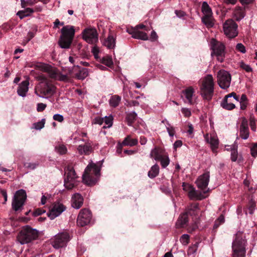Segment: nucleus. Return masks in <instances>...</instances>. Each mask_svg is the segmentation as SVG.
<instances>
[{"label": "nucleus", "instance_id": "1", "mask_svg": "<svg viewBox=\"0 0 257 257\" xmlns=\"http://www.w3.org/2000/svg\"><path fill=\"white\" fill-rule=\"evenodd\" d=\"M100 168L94 163L89 164L82 176L84 183L88 185H93L98 181L100 176Z\"/></svg>", "mask_w": 257, "mask_h": 257}, {"label": "nucleus", "instance_id": "2", "mask_svg": "<svg viewBox=\"0 0 257 257\" xmlns=\"http://www.w3.org/2000/svg\"><path fill=\"white\" fill-rule=\"evenodd\" d=\"M246 240L243 236L242 232L238 231L235 238L232 243V256L245 257L246 254Z\"/></svg>", "mask_w": 257, "mask_h": 257}, {"label": "nucleus", "instance_id": "3", "mask_svg": "<svg viewBox=\"0 0 257 257\" xmlns=\"http://www.w3.org/2000/svg\"><path fill=\"white\" fill-rule=\"evenodd\" d=\"M200 88V94L203 98L210 100L214 93V81L212 75H208L204 77Z\"/></svg>", "mask_w": 257, "mask_h": 257}, {"label": "nucleus", "instance_id": "4", "mask_svg": "<svg viewBox=\"0 0 257 257\" xmlns=\"http://www.w3.org/2000/svg\"><path fill=\"white\" fill-rule=\"evenodd\" d=\"M62 36L59 43L62 48H69L75 34L74 28L72 26L67 25L61 29Z\"/></svg>", "mask_w": 257, "mask_h": 257}, {"label": "nucleus", "instance_id": "5", "mask_svg": "<svg viewBox=\"0 0 257 257\" xmlns=\"http://www.w3.org/2000/svg\"><path fill=\"white\" fill-rule=\"evenodd\" d=\"M36 67L40 70L48 73L50 78L57 80L66 81L68 80L66 74H63L57 68H53L51 66L44 63H38Z\"/></svg>", "mask_w": 257, "mask_h": 257}, {"label": "nucleus", "instance_id": "6", "mask_svg": "<svg viewBox=\"0 0 257 257\" xmlns=\"http://www.w3.org/2000/svg\"><path fill=\"white\" fill-rule=\"evenodd\" d=\"M210 49L212 50L211 55L216 57L218 61L222 62L225 58V46L223 43L212 39L210 42Z\"/></svg>", "mask_w": 257, "mask_h": 257}, {"label": "nucleus", "instance_id": "7", "mask_svg": "<svg viewBox=\"0 0 257 257\" xmlns=\"http://www.w3.org/2000/svg\"><path fill=\"white\" fill-rule=\"evenodd\" d=\"M38 236V231L36 229L32 228L29 226L24 227L20 231L18 239L22 244L30 242Z\"/></svg>", "mask_w": 257, "mask_h": 257}, {"label": "nucleus", "instance_id": "8", "mask_svg": "<svg viewBox=\"0 0 257 257\" xmlns=\"http://www.w3.org/2000/svg\"><path fill=\"white\" fill-rule=\"evenodd\" d=\"M41 81L38 86L35 93L39 97H44V96L52 94L55 91L54 87L49 84L47 79L44 76H40L39 79Z\"/></svg>", "mask_w": 257, "mask_h": 257}, {"label": "nucleus", "instance_id": "9", "mask_svg": "<svg viewBox=\"0 0 257 257\" xmlns=\"http://www.w3.org/2000/svg\"><path fill=\"white\" fill-rule=\"evenodd\" d=\"M26 199L27 194L25 190L24 189L18 190L16 192L12 202V207L13 210L15 211L21 210Z\"/></svg>", "mask_w": 257, "mask_h": 257}, {"label": "nucleus", "instance_id": "10", "mask_svg": "<svg viewBox=\"0 0 257 257\" xmlns=\"http://www.w3.org/2000/svg\"><path fill=\"white\" fill-rule=\"evenodd\" d=\"M238 26L232 19L226 20L223 24V30L225 35L229 39H232L238 34Z\"/></svg>", "mask_w": 257, "mask_h": 257}, {"label": "nucleus", "instance_id": "11", "mask_svg": "<svg viewBox=\"0 0 257 257\" xmlns=\"http://www.w3.org/2000/svg\"><path fill=\"white\" fill-rule=\"evenodd\" d=\"M217 80L220 87L225 89L229 88L230 85L231 76L228 71L220 70L217 72Z\"/></svg>", "mask_w": 257, "mask_h": 257}, {"label": "nucleus", "instance_id": "12", "mask_svg": "<svg viewBox=\"0 0 257 257\" xmlns=\"http://www.w3.org/2000/svg\"><path fill=\"white\" fill-rule=\"evenodd\" d=\"M70 239L69 233L66 232H62L55 235L52 241L53 246L55 248H59L65 246Z\"/></svg>", "mask_w": 257, "mask_h": 257}, {"label": "nucleus", "instance_id": "13", "mask_svg": "<svg viewBox=\"0 0 257 257\" xmlns=\"http://www.w3.org/2000/svg\"><path fill=\"white\" fill-rule=\"evenodd\" d=\"M66 174V177L64 179V186L66 188L71 189L76 185L77 176L75 170L71 167L67 168Z\"/></svg>", "mask_w": 257, "mask_h": 257}, {"label": "nucleus", "instance_id": "14", "mask_svg": "<svg viewBox=\"0 0 257 257\" xmlns=\"http://www.w3.org/2000/svg\"><path fill=\"white\" fill-rule=\"evenodd\" d=\"M92 219V214L88 209H82L80 211L77 219L78 225L84 226L90 223Z\"/></svg>", "mask_w": 257, "mask_h": 257}, {"label": "nucleus", "instance_id": "15", "mask_svg": "<svg viewBox=\"0 0 257 257\" xmlns=\"http://www.w3.org/2000/svg\"><path fill=\"white\" fill-rule=\"evenodd\" d=\"M232 97L236 101H239L238 96L236 95V93L233 92L225 96L220 104L221 107L229 110L234 109L235 107V105L231 99Z\"/></svg>", "mask_w": 257, "mask_h": 257}, {"label": "nucleus", "instance_id": "16", "mask_svg": "<svg viewBox=\"0 0 257 257\" xmlns=\"http://www.w3.org/2000/svg\"><path fill=\"white\" fill-rule=\"evenodd\" d=\"M83 38L88 43L94 44L98 41V34L95 29L87 28L83 32Z\"/></svg>", "mask_w": 257, "mask_h": 257}, {"label": "nucleus", "instance_id": "17", "mask_svg": "<svg viewBox=\"0 0 257 257\" xmlns=\"http://www.w3.org/2000/svg\"><path fill=\"white\" fill-rule=\"evenodd\" d=\"M210 179V174L209 172H206L202 175L199 176L195 181V183L197 187L200 190L203 191H207L208 192V189H207Z\"/></svg>", "mask_w": 257, "mask_h": 257}, {"label": "nucleus", "instance_id": "18", "mask_svg": "<svg viewBox=\"0 0 257 257\" xmlns=\"http://www.w3.org/2000/svg\"><path fill=\"white\" fill-rule=\"evenodd\" d=\"M66 210V207L60 202L55 203L48 213V216L52 220L59 216Z\"/></svg>", "mask_w": 257, "mask_h": 257}, {"label": "nucleus", "instance_id": "19", "mask_svg": "<svg viewBox=\"0 0 257 257\" xmlns=\"http://www.w3.org/2000/svg\"><path fill=\"white\" fill-rule=\"evenodd\" d=\"M206 141L210 144L212 152L216 154L218 148L219 141L216 135L214 134H207L204 136Z\"/></svg>", "mask_w": 257, "mask_h": 257}, {"label": "nucleus", "instance_id": "20", "mask_svg": "<svg viewBox=\"0 0 257 257\" xmlns=\"http://www.w3.org/2000/svg\"><path fill=\"white\" fill-rule=\"evenodd\" d=\"M195 93V89L192 86L187 87L182 91V94L190 104H193L195 102L196 98Z\"/></svg>", "mask_w": 257, "mask_h": 257}, {"label": "nucleus", "instance_id": "21", "mask_svg": "<svg viewBox=\"0 0 257 257\" xmlns=\"http://www.w3.org/2000/svg\"><path fill=\"white\" fill-rule=\"evenodd\" d=\"M239 135L243 140H247L249 135L248 121L246 119L243 118L239 129Z\"/></svg>", "mask_w": 257, "mask_h": 257}, {"label": "nucleus", "instance_id": "22", "mask_svg": "<svg viewBox=\"0 0 257 257\" xmlns=\"http://www.w3.org/2000/svg\"><path fill=\"white\" fill-rule=\"evenodd\" d=\"M116 35L111 32H110L107 37L102 41L103 46L108 49H112L115 46Z\"/></svg>", "mask_w": 257, "mask_h": 257}, {"label": "nucleus", "instance_id": "23", "mask_svg": "<svg viewBox=\"0 0 257 257\" xmlns=\"http://www.w3.org/2000/svg\"><path fill=\"white\" fill-rule=\"evenodd\" d=\"M207 191H204L203 193L196 190L194 187L188 193L189 198L191 200H202L206 197L205 193Z\"/></svg>", "mask_w": 257, "mask_h": 257}, {"label": "nucleus", "instance_id": "24", "mask_svg": "<svg viewBox=\"0 0 257 257\" xmlns=\"http://www.w3.org/2000/svg\"><path fill=\"white\" fill-rule=\"evenodd\" d=\"M29 82L28 80L22 81L19 85L17 93L18 95L23 97L26 96L29 90Z\"/></svg>", "mask_w": 257, "mask_h": 257}, {"label": "nucleus", "instance_id": "25", "mask_svg": "<svg viewBox=\"0 0 257 257\" xmlns=\"http://www.w3.org/2000/svg\"><path fill=\"white\" fill-rule=\"evenodd\" d=\"M83 203V198L79 193H75L72 197V206L76 209H79L82 205Z\"/></svg>", "mask_w": 257, "mask_h": 257}, {"label": "nucleus", "instance_id": "26", "mask_svg": "<svg viewBox=\"0 0 257 257\" xmlns=\"http://www.w3.org/2000/svg\"><path fill=\"white\" fill-rule=\"evenodd\" d=\"M245 15V9L243 8L237 6L233 10L232 17L237 21L242 20Z\"/></svg>", "mask_w": 257, "mask_h": 257}, {"label": "nucleus", "instance_id": "27", "mask_svg": "<svg viewBox=\"0 0 257 257\" xmlns=\"http://www.w3.org/2000/svg\"><path fill=\"white\" fill-rule=\"evenodd\" d=\"M132 35L133 38L142 40H148L149 37L146 33L142 32L138 29H134L132 31H128Z\"/></svg>", "mask_w": 257, "mask_h": 257}, {"label": "nucleus", "instance_id": "28", "mask_svg": "<svg viewBox=\"0 0 257 257\" xmlns=\"http://www.w3.org/2000/svg\"><path fill=\"white\" fill-rule=\"evenodd\" d=\"M77 150L80 155H89L92 152L91 143L87 142L84 145H79Z\"/></svg>", "mask_w": 257, "mask_h": 257}, {"label": "nucleus", "instance_id": "29", "mask_svg": "<svg viewBox=\"0 0 257 257\" xmlns=\"http://www.w3.org/2000/svg\"><path fill=\"white\" fill-rule=\"evenodd\" d=\"M200 212L199 205L198 203H193L188 206L185 212L188 215L196 216Z\"/></svg>", "mask_w": 257, "mask_h": 257}, {"label": "nucleus", "instance_id": "30", "mask_svg": "<svg viewBox=\"0 0 257 257\" xmlns=\"http://www.w3.org/2000/svg\"><path fill=\"white\" fill-rule=\"evenodd\" d=\"M202 23L208 28L213 27L214 25V19L213 15L203 16L201 19Z\"/></svg>", "mask_w": 257, "mask_h": 257}, {"label": "nucleus", "instance_id": "31", "mask_svg": "<svg viewBox=\"0 0 257 257\" xmlns=\"http://www.w3.org/2000/svg\"><path fill=\"white\" fill-rule=\"evenodd\" d=\"M188 216L185 212L180 215L176 222L177 227H182L187 223L188 221Z\"/></svg>", "mask_w": 257, "mask_h": 257}, {"label": "nucleus", "instance_id": "32", "mask_svg": "<svg viewBox=\"0 0 257 257\" xmlns=\"http://www.w3.org/2000/svg\"><path fill=\"white\" fill-rule=\"evenodd\" d=\"M159 173V167L157 164L153 165L150 170L148 172V177L151 179L157 177Z\"/></svg>", "mask_w": 257, "mask_h": 257}, {"label": "nucleus", "instance_id": "33", "mask_svg": "<svg viewBox=\"0 0 257 257\" xmlns=\"http://www.w3.org/2000/svg\"><path fill=\"white\" fill-rule=\"evenodd\" d=\"M201 11L203 16L213 15L211 8L206 2H204L202 4Z\"/></svg>", "mask_w": 257, "mask_h": 257}, {"label": "nucleus", "instance_id": "34", "mask_svg": "<svg viewBox=\"0 0 257 257\" xmlns=\"http://www.w3.org/2000/svg\"><path fill=\"white\" fill-rule=\"evenodd\" d=\"M138 143V140L136 139H131L130 136H127L122 142L123 145L129 146L131 147L136 146Z\"/></svg>", "mask_w": 257, "mask_h": 257}, {"label": "nucleus", "instance_id": "35", "mask_svg": "<svg viewBox=\"0 0 257 257\" xmlns=\"http://www.w3.org/2000/svg\"><path fill=\"white\" fill-rule=\"evenodd\" d=\"M120 100L121 97L116 95H113L109 100V104L111 106L115 107L119 105Z\"/></svg>", "mask_w": 257, "mask_h": 257}, {"label": "nucleus", "instance_id": "36", "mask_svg": "<svg viewBox=\"0 0 257 257\" xmlns=\"http://www.w3.org/2000/svg\"><path fill=\"white\" fill-rule=\"evenodd\" d=\"M88 75V69L86 68H82L76 74V77L78 79L83 80L86 78Z\"/></svg>", "mask_w": 257, "mask_h": 257}, {"label": "nucleus", "instance_id": "37", "mask_svg": "<svg viewBox=\"0 0 257 257\" xmlns=\"http://www.w3.org/2000/svg\"><path fill=\"white\" fill-rule=\"evenodd\" d=\"M34 11L32 9L28 8L23 11H20L17 13V15L19 16L20 19L29 16L31 14L33 13Z\"/></svg>", "mask_w": 257, "mask_h": 257}, {"label": "nucleus", "instance_id": "38", "mask_svg": "<svg viewBox=\"0 0 257 257\" xmlns=\"http://www.w3.org/2000/svg\"><path fill=\"white\" fill-rule=\"evenodd\" d=\"M158 161H160L161 166L163 168H166L170 164V159L168 155H163Z\"/></svg>", "mask_w": 257, "mask_h": 257}, {"label": "nucleus", "instance_id": "39", "mask_svg": "<svg viewBox=\"0 0 257 257\" xmlns=\"http://www.w3.org/2000/svg\"><path fill=\"white\" fill-rule=\"evenodd\" d=\"M162 155L163 154H161L157 148H155L154 149H152L150 154V157L154 159L156 161L159 160V159Z\"/></svg>", "mask_w": 257, "mask_h": 257}, {"label": "nucleus", "instance_id": "40", "mask_svg": "<svg viewBox=\"0 0 257 257\" xmlns=\"http://www.w3.org/2000/svg\"><path fill=\"white\" fill-rule=\"evenodd\" d=\"M55 149L56 152L60 155L65 154L67 152L66 147L63 144H60L56 146Z\"/></svg>", "mask_w": 257, "mask_h": 257}, {"label": "nucleus", "instance_id": "41", "mask_svg": "<svg viewBox=\"0 0 257 257\" xmlns=\"http://www.w3.org/2000/svg\"><path fill=\"white\" fill-rule=\"evenodd\" d=\"M112 117L111 116H105L103 117V122L105 123V125L103 126V128H109L112 125Z\"/></svg>", "mask_w": 257, "mask_h": 257}, {"label": "nucleus", "instance_id": "42", "mask_svg": "<svg viewBox=\"0 0 257 257\" xmlns=\"http://www.w3.org/2000/svg\"><path fill=\"white\" fill-rule=\"evenodd\" d=\"M102 63L107 66V67H111L113 65V62L112 58L109 56L103 57L101 60Z\"/></svg>", "mask_w": 257, "mask_h": 257}, {"label": "nucleus", "instance_id": "43", "mask_svg": "<svg viewBox=\"0 0 257 257\" xmlns=\"http://www.w3.org/2000/svg\"><path fill=\"white\" fill-rule=\"evenodd\" d=\"M137 116V113L135 112L130 113L126 117L127 124L128 125H131L133 121L135 120Z\"/></svg>", "mask_w": 257, "mask_h": 257}, {"label": "nucleus", "instance_id": "44", "mask_svg": "<svg viewBox=\"0 0 257 257\" xmlns=\"http://www.w3.org/2000/svg\"><path fill=\"white\" fill-rule=\"evenodd\" d=\"M198 249V244L195 243L190 246L187 251L188 255H191L196 253Z\"/></svg>", "mask_w": 257, "mask_h": 257}, {"label": "nucleus", "instance_id": "45", "mask_svg": "<svg viewBox=\"0 0 257 257\" xmlns=\"http://www.w3.org/2000/svg\"><path fill=\"white\" fill-rule=\"evenodd\" d=\"M45 123V119H42L40 121L34 123V128L36 130H41L44 127Z\"/></svg>", "mask_w": 257, "mask_h": 257}, {"label": "nucleus", "instance_id": "46", "mask_svg": "<svg viewBox=\"0 0 257 257\" xmlns=\"http://www.w3.org/2000/svg\"><path fill=\"white\" fill-rule=\"evenodd\" d=\"M166 130L171 137H173L175 135V130L169 122H167V125H166Z\"/></svg>", "mask_w": 257, "mask_h": 257}, {"label": "nucleus", "instance_id": "47", "mask_svg": "<svg viewBox=\"0 0 257 257\" xmlns=\"http://www.w3.org/2000/svg\"><path fill=\"white\" fill-rule=\"evenodd\" d=\"M224 216L223 215H221L215 221L214 228H217L221 223H223L224 222Z\"/></svg>", "mask_w": 257, "mask_h": 257}, {"label": "nucleus", "instance_id": "48", "mask_svg": "<svg viewBox=\"0 0 257 257\" xmlns=\"http://www.w3.org/2000/svg\"><path fill=\"white\" fill-rule=\"evenodd\" d=\"M180 240L183 245H187L189 243V235L187 234H183L181 236Z\"/></svg>", "mask_w": 257, "mask_h": 257}, {"label": "nucleus", "instance_id": "49", "mask_svg": "<svg viewBox=\"0 0 257 257\" xmlns=\"http://www.w3.org/2000/svg\"><path fill=\"white\" fill-rule=\"evenodd\" d=\"M240 67L247 72H250L252 71V69L250 65L245 64L243 62H241L239 64Z\"/></svg>", "mask_w": 257, "mask_h": 257}, {"label": "nucleus", "instance_id": "50", "mask_svg": "<svg viewBox=\"0 0 257 257\" xmlns=\"http://www.w3.org/2000/svg\"><path fill=\"white\" fill-rule=\"evenodd\" d=\"M183 189L185 192H187L188 193L191 190H192L193 188L194 187L191 185L187 183H183L182 185Z\"/></svg>", "mask_w": 257, "mask_h": 257}, {"label": "nucleus", "instance_id": "51", "mask_svg": "<svg viewBox=\"0 0 257 257\" xmlns=\"http://www.w3.org/2000/svg\"><path fill=\"white\" fill-rule=\"evenodd\" d=\"M236 50L241 53H245L246 49L245 46L241 43H238L236 46Z\"/></svg>", "mask_w": 257, "mask_h": 257}, {"label": "nucleus", "instance_id": "52", "mask_svg": "<svg viewBox=\"0 0 257 257\" xmlns=\"http://www.w3.org/2000/svg\"><path fill=\"white\" fill-rule=\"evenodd\" d=\"M231 160L233 162H235L237 159V156H238L237 152L235 149H231Z\"/></svg>", "mask_w": 257, "mask_h": 257}, {"label": "nucleus", "instance_id": "53", "mask_svg": "<svg viewBox=\"0 0 257 257\" xmlns=\"http://www.w3.org/2000/svg\"><path fill=\"white\" fill-rule=\"evenodd\" d=\"M181 111L185 117H189L191 115V112L190 109L188 108H182Z\"/></svg>", "mask_w": 257, "mask_h": 257}, {"label": "nucleus", "instance_id": "54", "mask_svg": "<svg viewBox=\"0 0 257 257\" xmlns=\"http://www.w3.org/2000/svg\"><path fill=\"white\" fill-rule=\"evenodd\" d=\"M53 118L54 120L57 121L59 122H62L64 120V117L62 115L60 114H55L53 115Z\"/></svg>", "mask_w": 257, "mask_h": 257}, {"label": "nucleus", "instance_id": "55", "mask_svg": "<svg viewBox=\"0 0 257 257\" xmlns=\"http://www.w3.org/2000/svg\"><path fill=\"white\" fill-rule=\"evenodd\" d=\"M251 156L253 157L257 156V143L253 144L250 149Z\"/></svg>", "mask_w": 257, "mask_h": 257}, {"label": "nucleus", "instance_id": "56", "mask_svg": "<svg viewBox=\"0 0 257 257\" xmlns=\"http://www.w3.org/2000/svg\"><path fill=\"white\" fill-rule=\"evenodd\" d=\"M47 105L43 103H39L37 105V110L38 112L43 111L46 108Z\"/></svg>", "mask_w": 257, "mask_h": 257}, {"label": "nucleus", "instance_id": "57", "mask_svg": "<svg viewBox=\"0 0 257 257\" xmlns=\"http://www.w3.org/2000/svg\"><path fill=\"white\" fill-rule=\"evenodd\" d=\"M249 125L251 128V130L253 131H256V123L255 120L253 118H251L249 120Z\"/></svg>", "mask_w": 257, "mask_h": 257}, {"label": "nucleus", "instance_id": "58", "mask_svg": "<svg viewBox=\"0 0 257 257\" xmlns=\"http://www.w3.org/2000/svg\"><path fill=\"white\" fill-rule=\"evenodd\" d=\"M91 52L93 53L95 58L97 59L99 58L98 54L99 52L98 48L96 46H94L92 49Z\"/></svg>", "mask_w": 257, "mask_h": 257}, {"label": "nucleus", "instance_id": "59", "mask_svg": "<svg viewBox=\"0 0 257 257\" xmlns=\"http://www.w3.org/2000/svg\"><path fill=\"white\" fill-rule=\"evenodd\" d=\"M255 208V203L254 201H251L248 207L249 212L250 214L253 213Z\"/></svg>", "mask_w": 257, "mask_h": 257}, {"label": "nucleus", "instance_id": "60", "mask_svg": "<svg viewBox=\"0 0 257 257\" xmlns=\"http://www.w3.org/2000/svg\"><path fill=\"white\" fill-rule=\"evenodd\" d=\"M25 166L27 168L31 170H34L37 167L38 164L36 163H29L25 164Z\"/></svg>", "mask_w": 257, "mask_h": 257}, {"label": "nucleus", "instance_id": "61", "mask_svg": "<svg viewBox=\"0 0 257 257\" xmlns=\"http://www.w3.org/2000/svg\"><path fill=\"white\" fill-rule=\"evenodd\" d=\"M158 35L155 31H153L151 34L150 40L151 41H155L158 39Z\"/></svg>", "mask_w": 257, "mask_h": 257}, {"label": "nucleus", "instance_id": "62", "mask_svg": "<svg viewBox=\"0 0 257 257\" xmlns=\"http://www.w3.org/2000/svg\"><path fill=\"white\" fill-rule=\"evenodd\" d=\"M94 121V123L102 125L103 123V118L97 117L95 118Z\"/></svg>", "mask_w": 257, "mask_h": 257}, {"label": "nucleus", "instance_id": "63", "mask_svg": "<svg viewBox=\"0 0 257 257\" xmlns=\"http://www.w3.org/2000/svg\"><path fill=\"white\" fill-rule=\"evenodd\" d=\"M45 211L42 210V209H37L33 212V214L34 216H37L41 215Z\"/></svg>", "mask_w": 257, "mask_h": 257}, {"label": "nucleus", "instance_id": "64", "mask_svg": "<svg viewBox=\"0 0 257 257\" xmlns=\"http://www.w3.org/2000/svg\"><path fill=\"white\" fill-rule=\"evenodd\" d=\"M182 146V142L180 140L176 141L174 144V148L176 149L181 147Z\"/></svg>", "mask_w": 257, "mask_h": 257}]
</instances>
